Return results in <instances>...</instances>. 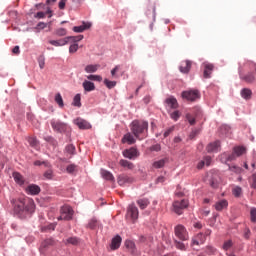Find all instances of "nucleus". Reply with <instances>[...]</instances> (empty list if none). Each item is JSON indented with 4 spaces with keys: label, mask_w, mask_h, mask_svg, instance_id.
I'll list each match as a JSON object with an SVG mask.
<instances>
[{
    "label": "nucleus",
    "mask_w": 256,
    "mask_h": 256,
    "mask_svg": "<svg viewBox=\"0 0 256 256\" xmlns=\"http://www.w3.org/2000/svg\"><path fill=\"white\" fill-rule=\"evenodd\" d=\"M14 217L18 219H30L35 213V201L31 198H11Z\"/></svg>",
    "instance_id": "nucleus-1"
},
{
    "label": "nucleus",
    "mask_w": 256,
    "mask_h": 256,
    "mask_svg": "<svg viewBox=\"0 0 256 256\" xmlns=\"http://www.w3.org/2000/svg\"><path fill=\"white\" fill-rule=\"evenodd\" d=\"M130 131L140 141L146 139L149 134V122L145 120H133L130 123Z\"/></svg>",
    "instance_id": "nucleus-2"
},
{
    "label": "nucleus",
    "mask_w": 256,
    "mask_h": 256,
    "mask_svg": "<svg viewBox=\"0 0 256 256\" xmlns=\"http://www.w3.org/2000/svg\"><path fill=\"white\" fill-rule=\"evenodd\" d=\"M50 124L55 133H60L61 135H66V137H71V126H69V124L59 119H52Z\"/></svg>",
    "instance_id": "nucleus-3"
},
{
    "label": "nucleus",
    "mask_w": 256,
    "mask_h": 256,
    "mask_svg": "<svg viewBox=\"0 0 256 256\" xmlns=\"http://www.w3.org/2000/svg\"><path fill=\"white\" fill-rule=\"evenodd\" d=\"M181 97L182 99H185V101L195 103V101H199V99H201V92L198 89H188L182 91Z\"/></svg>",
    "instance_id": "nucleus-4"
},
{
    "label": "nucleus",
    "mask_w": 256,
    "mask_h": 256,
    "mask_svg": "<svg viewBox=\"0 0 256 256\" xmlns=\"http://www.w3.org/2000/svg\"><path fill=\"white\" fill-rule=\"evenodd\" d=\"M175 237L180 241H189V233L185 226L179 224L174 228Z\"/></svg>",
    "instance_id": "nucleus-5"
},
{
    "label": "nucleus",
    "mask_w": 256,
    "mask_h": 256,
    "mask_svg": "<svg viewBox=\"0 0 256 256\" xmlns=\"http://www.w3.org/2000/svg\"><path fill=\"white\" fill-rule=\"evenodd\" d=\"M189 207V200L182 199V200H176L173 202V210L177 213V215L183 214V209H187Z\"/></svg>",
    "instance_id": "nucleus-6"
},
{
    "label": "nucleus",
    "mask_w": 256,
    "mask_h": 256,
    "mask_svg": "<svg viewBox=\"0 0 256 256\" xmlns=\"http://www.w3.org/2000/svg\"><path fill=\"white\" fill-rule=\"evenodd\" d=\"M122 155L125 157V159L135 160L137 157H139L140 153L137 148L131 147L130 149H125L122 152Z\"/></svg>",
    "instance_id": "nucleus-7"
},
{
    "label": "nucleus",
    "mask_w": 256,
    "mask_h": 256,
    "mask_svg": "<svg viewBox=\"0 0 256 256\" xmlns=\"http://www.w3.org/2000/svg\"><path fill=\"white\" fill-rule=\"evenodd\" d=\"M117 181L120 187H125V185H131V183H135V178L127 174H120L117 178Z\"/></svg>",
    "instance_id": "nucleus-8"
},
{
    "label": "nucleus",
    "mask_w": 256,
    "mask_h": 256,
    "mask_svg": "<svg viewBox=\"0 0 256 256\" xmlns=\"http://www.w3.org/2000/svg\"><path fill=\"white\" fill-rule=\"evenodd\" d=\"M60 215L64 217V221H71L73 219V208L69 205H64L60 209Z\"/></svg>",
    "instance_id": "nucleus-9"
},
{
    "label": "nucleus",
    "mask_w": 256,
    "mask_h": 256,
    "mask_svg": "<svg viewBox=\"0 0 256 256\" xmlns=\"http://www.w3.org/2000/svg\"><path fill=\"white\" fill-rule=\"evenodd\" d=\"M127 214L131 217L132 221H137L139 219V208L132 203L127 208Z\"/></svg>",
    "instance_id": "nucleus-10"
},
{
    "label": "nucleus",
    "mask_w": 256,
    "mask_h": 256,
    "mask_svg": "<svg viewBox=\"0 0 256 256\" xmlns=\"http://www.w3.org/2000/svg\"><path fill=\"white\" fill-rule=\"evenodd\" d=\"M207 153H219L221 151V142L216 140L211 142L206 147Z\"/></svg>",
    "instance_id": "nucleus-11"
},
{
    "label": "nucleus",
    "mask_w": 256,
    "mask_h": 256,
    "mask_svg": "<svg viewBox=\"0 0 256 256\" xmlns=\"http://www.w3.org/2000/svg\"><path fill=\"white\" fill-rule=\"evenodd\" d=\"M74 125H77L78 128L85 130V129H91V123H89L87 120L83 119V118H76L73 120Z\"/></svg>",
    "instance_id": "nucleus-12"
},
{
    "label": "nucleus",
    "mask_w": 256,
    "mask_h": 256,
    "mask_svg": "<svg viewBox=\"0 0 256 256\" xmlns=\"http://www.w3.org/2000/svg\"><path fill=\"white\" fill-rule=\"evenodd\" d=\"M25 192L27 195H39L41 193V187L37 184H30L25 188Z\"/></svg>",
    "instance_id": "nucleus-13"
},
{
    "label": "nucleus",
    "mask_w": 256,
    "mask_h": 256,
    "mask_svg": "<svg viewBox=\"0 0 256 256\" xmlns=\"http://www.w3.org/2000/svg\"><path fill=\"white\" fill-rule=\"evenodd\" d=\"M121 141L122 143H126L127 145H135V143H137V139L135 135L132 134V132H127L126 134H124Z\"/></svg>",
    "instance_id": "nucleus-14"
},
{
    "label": "nucleus",
    "mask_w": 256,
    "mask_h": 256,
    "mask_svg": "<svg viewBox=\"0 0 256 256\" xmlns=\"http://www.w3.org/2000/svg\"><path fill=\"white\" fill-rule=\"evenodd\" d=\"M122 241H123V238H121V235L117 234L116 236H114L110 244L111 251H117V249L121 247Z\"/></svg>",
    "instance_id": "nucleus-15"
},
{
    "label": "nucleus",
    "mask_w": 256,
    "mask_h": 256,
    "mask_svg": "<svg viewBox=\"0 0 256 256\" xmlns=\"http://www.w3.org/2000/svg\"><path fill=\"white\" fill-rule=\"evenodd\" d=\"M237 154L235 152L228 154L227 152H224L221 155V161L222 163H225V165H227V163L231 162V161H235V159H237Z\"/></svg>",
    "instance_id": "nucleus-16"
},
{
    "label": "nucleus",
    "mask_w": 256,
    "mask_h": 256,
    "mask_svg": "<svg viewBox=\"0 0 256 256\" xmlns=\"http://www.w3.org/2000/svg\"><path fill=\"white\" fill-rule=\"evenodd\" d=\"M100 175L102 179H105V181H115V176H113V173H111L109 170L101 168Z\"/></svg>",
    "instance_id": "nucleus-17"
},
{
    "label": "nucleus",
    "mask_w": 256,
    "mask_h": 256,
    "mask_svg": "<svg viewBox=\"0 0 256 256\" xmlns=\"http://www.w3.org/2000/svg\"><path fill=\"white\" fill-rule=\"evenodd\" d=\"M90 27V22H83L80 26H74L72 31H74V33H83V31H87V29H90Z\"/></svg>",
    "instance_id": "nucleus-18"
},
{
    "label": "nucleus",
    "mask_w": 256,
    "mask_h": 256,
    "mask_svg": "<svg viewBox=\"0 0 256 256\" xmlns=\"http://www.w3.org/2000/svg\"><path fill=\"white\" fill-rule=\"evenodd\" d=\"M82 87L85 93H91V91H95V83L89 80H84V82L82 83Z\"/></svg>",
    "instance_id": "nucleus-19"
},
{
    "label": "nucleus",
    "mask_w": 256,
    "mask_h": 256,
    "mask_svg": "<svg viewBox=\"0 0 256 256\" xmlns=\"http://www.w3.org/2000/svg\"><path fill=\"white\" fill-rule=\"evenodd\" d=\"M179 71H180V73H184V74L189 73V71H191V61L186 60L184 62H181Z\"/></svg>",
    "instance_id": "nucleus-20"
},
{
    "label": "nucleus",
    "mask_w": 256,
    "mask_h": 256,
    "mask_svg": "<svg viewBox=\"0 0 256 256\" xmlns=\"http://www.w3.org/2000/svg\"><path fill=\"white\" fill-rule=\"evenodd\" d=\"M240 96L242 97V99H244V101H249L251 97H253V91H251V89L249 88H243L240 91Z\"/></svg>",
    "instance_id": "nucleus-21"
},
{
    "label": "nucleus",
    "mask_w": 256,
    "mask_h": 256,
    "mask_svg": "<svg viewBox=\"0 0 256 256\" xmlns=\"http://www.w3.org/2000/svg\"><path fill=\"white\" fill-rule=\"evenodd\" d=\"M165 103H166V105H168V107H170V109H177L179 107L177 98H175L173 96L166 98Z\"/></svg>",
    "instance_id": "nucleus-22"
},
{
    "label": "nucleus",
    "mask_w": 256,
    "mask_h": 256,
    "mask_svg": "<svg viewBox=\"0 0 256 256\" xmlns=\"http://www.w3.org/2000/svg\"><path fill=\"white\" fill-rule=\"evenodd\" d=\"M166 163H169V158L167 157L153 162L152 167H154V169H163Z\"/></svg>",
    "instance_id": "nucleus-23"
},
{
    "label": "nucleus",
    "mask_w": 256,
    "mask_h": 256,
    "mask_svg": "<svg viewBox=\"0 0 256 256\" xmlns=\"http://www.w3.org/2000/svg\"><path fill=\"white\" fill-rule=\"evenodd\" d=\"M12 176L17 185H20V187L25 185V178H23V175H21V173L13 172Z\"/></svg>",
    "instance_id": "nucleus-24"
},
{
    "label": "nucleus",
    "mask_w": 256,
    "mask_h": 256,
    "mask_svg": "<svg viewBox=\"0 0 256 256\" xmlns=\"http://www.w3.org/2000/svg\"><path fill=\"white\" fill-rule=\"evenodd\" d=\"M67 43V37L59 40H49V44L53 45L54 47H64V45H67Z\"/></svg>",
    "instance_id": "nucleus-25"
},
{
    "label": "nucleus",
    "mask_w": 256,
    "mask_h": 256,
    "mask_svg": "<svg viewBox=\"0 0 256 256\" xmlns=\"http://www.w3.org/2000/svg\"><path fill=\"white\" fill-rule=\"evenodd\" d=\"M213 69H214L213 64H209V63L205 64L204 74H203L204 79H211V73H212Z\"/></svg>",
    "instance_id": "nucleus-26"
},
{
    "label": "nucleus",
    "mask_w": 256,
    "mask_h": 256,
    "mask_svg": "<svg viewBox=\"0 0 256 256\" xmlns=\"http://www.w3.org/2000/svg\"><path fill=\"white\" fill-rule=\"evenodd\" d=\"M138 207L140 209H147V207H149L151 201L148 200V198H140L136 201Z\"/></svg>",
    "instance_id": "nucleus-27"
},
{
    "label": "nucleus",
    "mask_w": 256,
    "mask_h": 256,
    "mask_svg": "<svg viewBox=\"0 0 256 256\" xmlns=\"http://www.w3.org/2000/svg\"><path fill=\"white\" fill-rule=\"evenodd\" d=\"M227 207H229V202L225 199L220 200L215 204L216 211H223V209H227Z\"/></svg>",
    "instance_id": "nucleus-28"
},
{
    "label": "nucleus",
    "mask_w": 256,
    "mask_h": 256,
    "mask_svg": "<svg viewBox=\"0 0 256 256\" xmlns=\"http://www.w3.org/2000/svg\"><path fill=\"white\" fill-rule=\"evenodd\" d=\"M99 67H101L99 64H89L84 68V71L85 73H97Z\"/></svg>",
    "instance_id": "nucleus-29"
},
{
    "label": "nucleus",
    "mask_w": 256,
    "mask_h": 256,
    "mask_svg": "<svg viewBox=\"0 0 256 256\" xmlns=\"http://www.w3.org/2000/svg\"><path fill=\"white\" fill-rule=\"evenodd\" d=\"M239 76L240 79L246 81V83H253L255 81V76L253 73H248L247 75L243 76V74H241V70H239Z\"/></svg>",
    "instance_id": "nucleus-30"
},
{
    "label": "nucleus",
    "mask_w": 256,
    "mask_h": 256,
    "mask_svg": "<svg viewBox=\"0 0 256 256\" xmlns=\"http://www.w3.org/2000/svg\"><path fill=\"white\" fill-rule=\"evenodd\" d=\"M174 245L179 251H187V243H185V241L174 239Z\"/></svg>",
    "instance_id": "nucleus-31"
},
{
    "label": "nucleus",
    "mask_w": 256,
    "mask_h": 256,
    "mask_svg": "<svg viewBox=\"0 0 256 256\" xmlns=\"http://www.w3.org/2000/svg\"><path fill=\"white\" fill-rule=\"evenodd\" d=\"M67 43H79V41H83V35H78V36H67L66 37Z\"/></svg>",
    "instance_id": "nucleus-32"
},
{
    "label": "nucleus",
    "mask_w": 256,
    "mask_h": 256,
    "mask_svg": "<svg viewBox=\"0 0 256 256\" xmlns=\"http://www.w3.org/2000/svg\"><path fill=\"white\" fill-rule=\"evenodd\" d=\"M220 137H227L231 133V128L228 125H222L219 129Z\"/></svg>",
    "instance_id": "nucleus-33"
},
{
    "label": "nucleus",
    "mask_w": 256,
    "mask_h": 256,
    "mask_svg": "<svg viewBox=\"0 0 256 256\" xmlns=\"http://www.w3.org/2000/svg\"><path fill=\"white\" fill-rule=\"evenodd\" d=\"M233 152L236 154V156L241 157V155H245L247 149L244 146H235L233 148Z\"/></svg>",
    "instance_id": "nucleus-34"
},
{
    "label": "nucleus",
    "mask_w": 256,
    "mask_h": 256,
    "mask_svg": "<svg viewBox=\"0 0 256 256\" xmlns=\"http://www.w3.org/2000/svg\"><path fill=\"white\" fill-rule=\"evenodd\" d=\"M146 15H147V17H149V15H152V22L150 24V29H151V31H153V23H155V19L157 18V12H156L155 6L153 7L152 12H151V10H148L146 12Z\"/></svg>",
    "instance_id": "nucleus-35"
},
{
    "label": "nucleus",
    "mask_w": 256,
    "mask_h": 256,
    "mask_svg": "<svg viewBox=\"0 0 256 256\" xmlns=\"http://www.w3.org/2000/svg\"><path fill=\"white\" fill-rule=\"evenodd\" d=\"M55 103H57L58 107L60 109H63L65 107V103L63 102V96H61V93H57L54 98Z\"/></svg>",
    "instance_id": "nucleus-36"
},
{
    "label": "nucleus",
    "mask_w": 256,
    "mask_h": 256,
    "mask_svg": "<svg viewBox=\"0 0 256 256\" xmlns=\"http://www.w3.org/2000/svg\"><path fill=\"white\" fill-rule=\"evenodd\" d=\"M119 164L126 169H135V165L132 162H129V160L121 159Z\"/></svg>",
    "instance_id": "nucleus-37"
},
{
    "label": "nucleus",
    "mask_w": 256,
    "mask_h": 256,
    "mask_svg": "<svg viewBox=\"0 0 256 256\" xmlns=\"http://www.w3.org/2000/svg\"><path fill=\"white\" fill-rule=\"evenodd\" d=\"M228 165V169L229 171H232L233 173H236L237 175H241V173H243V168L237 166V165H231V164H227Z\"/></svg>",
    "instance_id": "nucleus-38"
},
{
    "label": "nucleus",
    "mask_w": 256,
    "mask_h": 256,
    "mask_svg": "<svg viewBox=\"0 0 256 256\" xmlns=\"http://www.w3.org/2000/svg\"><path fill=\"white\" fill-rule=\"evenodd\" d=\"M51 245H55V240L53 238H47L41 244L43 249H47V247H51Z\"/></svg>",
    "instance_id": "nucleus-39"
},
{
    "label": "nucleus",
    "mask_w": 256,
    "mask_h": 256,
    "mask_svg": "<svg viewBox=\"0 0 256 256\" xmlns=\"http://www.w3.org/2000/svg\"><path fill=\"white\" fill-rule=\"evenodd\" d=\"M232 195H234V197L236 198L241 197V195H243V188H241L240 186H235L232 189Z\"/></svg>",
    "instance_id": "nucleus-40"
},
{
    "label": "nucleus",
    "mask_w": 256,
    "mask_h": 256,
    "mask_svg": "<svg viewBox=\"0 0 256 256\" xmlns=\"http://www.w3.org/2000/svg\"><path fill=\"white\" fill-rule=\"evenodd\" d=\"M73 107H81V94H76L72 102Z\"/></svg>",
    "instance_id": "nucleus-41"
},
{
    "label": "nucleus",
    "mask_w": 256,
    "mask_h": 256,
    "mask_svg": "<svg viewBox=\"0 0 256 256\" xmlns=\"http://www.w3.org/2000/svg\"><path fill=\"white\" fill-rule=\"evenodd\" d=\"M79 238L77 237H69L66 239V245H79Z\"/></svg>",
    "instance_id": "nucleus-42"
},
{
    "label": "nucleus",
    "mask_w": 256,
    "mask_h": 256,
    "mask_svg": "<svg viewBox=\"0 0 256 256\" xmlns=\"http://www.w3.org/2000/svg\"><path fill=\"white\" fill-rule=\"evenodd\" d=\"M87 79L89 81H98V83H101V81H103V77H101V75H95V74L88 75Z\"/></svg>",
    "instance_id": "nucleus-43"
},
{
    "label": "nucleus",
    "mask_w": 256,
    "mask_h": 256,
    "mask_svg": "<svg viewBox=\"0 0 256 256\" xmlns=\"http://www.w3.org/2000/svg\"><path fill=\"white\" fill-rule=\"evenodd\" d=\"M65 151H66V153H68V155H75V153H76L75 145H73V144L67 145L65 147Z\"/></svg>",
    "instance_id": "nucleus-44"
},
{
    "label": "nucleus",
    "mask_w": 256,
    "mask_h": 256,
    "mask_svg": "<svg viewBox=\"0 0 256 256\" xmlns=\"http://www.w3.org/2000/svg\"><path fill=\"white\" fill-rule=\"evenodd\" d=\"M209 184L213 189H217L219 187V180L216 177H212L209 179Z\"/></svg>",
    "instance_id": "nucleus-45"
},
{
    "label": "nucleus",
    "mask_w": 256,
    "mask_h": 256,
    "mask_svg": "<svg viewBox=\"0 0 256 256\" xmlns=\"http://www.w3.org/2000/svg\"><path fill=\"white\" fill-rule=\"evenodd\" d=\"M104 85H106V87L108 89H113L116 85H117V82L116 81H111L109 79H104Z\"/></svg>",
    "instance_id": "nucleus-46"
},
{
    "label": "nucleus",
    "mask_w": 256,
    "mask_h": 256,
    "mask_svg": "<svg viewBox=\"0 0 256 256\" xmlns=\"http://www.w3.org/2000/svg\"><path fill=\"white\" fill-rule=\"evenodd\" d=\"M97 227V218H91L87 224L88 229H95Z\"/></svg>",
    "instance_id": "nucleus-47"
},
{
    "label": "nucleus",
    "mask_w": 256,
    "mask_h": 256,
    "mask_svg": "<svg viewBox=\"0 0 256 256\" xmlns=\"http://www.w3.org/2000/svg\"><path fill=\"white\" fill-rule=\"evenodd\" d=\"M231 247H233V241L232 240H227L224 242L222 249L224 251H229L231 249Z\"/></svg>",
    "instance_id": "nucleus-48"
},
{
    "label": "nucleus",
    "mask_w": 256,
    "mask_h": 256,
    "mask_svg": "<svg viewBox=\"0 0 256 256\" xmlns=\"http://www.w3.org/2000/svg\"><path fill=\"white\" fill-rule=\"evenodd\" d=\"M55 35H57V37H65V35H67V30L65 28H58L55 31Z\"/></svg>",
    "instance_id": "nucleus-49"
},
{
    "label": "nucleus",
    "mask_w": 256,
    "mask_h": 256,
    "mask_svg": "<svg viewBox=\"0 0 256 256\" xmlns=\"http://www.w3.org/2000/svg\"><path fill=\"white\" fill-rule=\"evenodd\" d=\"M250 221L252 223H256V208L255 207H252L250 209Z\"/></svg>",
    "instance_id": "nucleus-50"
},
{
    "label": "nucleus",
    "mask_w": 256,
    "mask_h": 256,
    "mask_svg": "<svg viewBox=\"0 0 256 256\" xmlns=\"http://www.w3.org/2000/svg\"><path fill=\"white\" fill-rule=\"evenodd\" d=\"M40 69H45V56L40 55L37 59Z\"/></svg>",
    "instance_id": "nucleus-51"
},
{
    "label": "nucleus",
    "mask_w": 256,
    "mask_h": 256,
    "mask_svg": "<svg viewBox=\"0 0 256 256\" xmlns=\"http://www.w3.org/2000/svg\"><path fill=\"white\" fill-rule=\"evenodd\" d=\"M180 117H181V113L178 110L170 113V118L173 119V121H179Z\"/></svg>",
    "instance_id": "nucleus-52"
},
{
    "label": "nucleus",
    "mask_w": 256,
    "mask_h": 256,
    "mask_svg": "<svg viewBox=\"0 0 256 256\" xmlns=\"http://www.w3.org/2000/svg\"><path fill=\"white\" fill-rule=\"evenodd\" d=\"M43 177L48 180L53 179V169L49 168L47 171H45Z\"/></svg>",
    "instance_id": "nucleus-53"
},
{
    "label": "nucleus",
    "mask_w": 256,
    "mask_h": 256,
    "mask_svg": "<svg viewBox=\"0 0 256 256\" xmlns=\"http://www.w3.org/2000/svg\"><path fill=\"white\" fill-rule=\"evenodd\" d=\"M77 51H79V44H71L69 47V53H77Z\"/></svg>",
    "instance_id": "nucleus-54"
},
{
    "label": "nucleus",
    "mask_w": 256,
    "mask_h": 256,
    "mask_svg": "<svg viewBox=\"0 0 256 256\" xmlns=\"http://www.w3.org/2000/svg\"><path fill=\"white\" fill-rule=\"evenodd\" d=\"M125 247L126 249H135V242L131 241V240H126L125 241Z\"/></svg>",
    "instance_id": "nucleus-55"
},
{
    "label": "nucleus",
    "mask_w": 256,
    "mask_h": 256,
    "mask_svg": "<svg viewBox=\"0 0 256 256\" xmlns=\"http://www.w3.org/2000/svg\"><path fill=\"white\" fill-rule=\"evenodd\" d=\"M77 169V165L75 164H70L66 167L67 173H75V170Z\"/></svg>",
    "instance_id": "nucleus-56"
},
{
    "label": "nucleus",
    "mask_w": 256,
    "mask_h": 256,
    "mask_svg": "<svg viewBox=\"0 0 256 256\" xmlns=\"http://www.w3.org/2000/svg\"><path fill=\"white\" fill-rule=\"evenodd\" d=\"M28 142L31 147H37V145H39L37 138H29Z\"/></svg>",
    "instance_id": "nucleus-57"
},
{
    "label": "nucleus",
    "mask_w": 256,
    "mask_h": 256,
    "mask_svg": "<svg viewBox=\"0 0 256 256\" xmlns=\"http://www.w3.org/2000/svg\"><path fill=\"white\" fill-rule=\"evenodd\" d=\"M186 119L190 125H195L196 120L191 114H186Z\"/></svg>",
    "instance_id": "nucleus-58"
},
{
    "label": "nucleus",
    "mask_w": 256,
    "mask_h": 256,
    "mask_svg": "<svg viewBox=\"0 0 256 256\" xmlns=\"http://www.w3.org/2000/svg\"><path fill=\"white\" fill-rule=\"evenodd\" d=\"M44 140H46L47 143H51L52 145L57 144V140H55V138H53V136H45Z\"/></svg>",
    "instance_id": "nucleus-59"
},
{
    "label": "nucleus",
    "mask_w": 256,
    "mask_h": 256,
    "mask_svg": "<svg viewBox=\"0 0 256 256\" xmlns=\"http://www.w3.org/2000/svg\"><path fill=\"white\" fill-rule=\"evenodd\" d=\"M150 151H155L156 153H159L161 151V144H154L150 147Z\"/></svg>",
    "instance_id": "nucleus-60"
},
{
    "label": "nucleus",
    "mask_w": 256,
    "mask_h": 256,
    "mask_svg": "<svg viewBox=\"0 0 256 256\" xmlns=\"http://www.w3.org/2000/svg\"><path fill=\"white\" fill-rule=\"evenodd\" d=\"M56 227H57V225L55 223H51V224L47 225L46 227H44V231H55Z\"/></svg>",
    "instance_id": "nucleus-61"
},
{
    "label": "nucleus",
    "mask_w": 256,
    "mask_h": 256,
    "mask_svg": "<svg viewBox=\"0 0 256 256\" xmlns=\"http://www.w3.org/2000/svg\"><path fill=\"white\" fill-rule=\"evenodd\" d=\"M250 187H251V189H256V174H252Z\"/></svg>",
    "instance_id": "nucleus-62"
},
{
    "label": "nucleus",
    "mask_w": 256,
    "mask_h": 256,
    "mask_svg": "<svg viewBox=\"0 0 256 256\" xmlns=\"http://www.w3.org/2000/svg\"><path fill=\"white\" fill-rule=\"evenodd\" d=\"M203 161L205 163V166L209 167V165H211V161H212L211 156L204 157Z\"/></svg>",
    "instance_id": "nucleus-63"
},
{
    "label": "nucleus",
    "mask_w": 256,
    "mask_h": 256,
    "mask_svg": "<svg viewBox=\"0 0 256 256\" xmlns=\"http://www.w3.org/2000/svg\"><path fill=\"white\" fill-rule=\"evenodd\" d=\"M47 27V23L39 22L36 26V29H45Z\"/></svg>",
    "instance_id": "nucleus-64"
}]
</instances>
